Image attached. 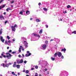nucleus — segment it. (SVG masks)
Segmentation results:
<instances>
[{
	"label": "nucleus",
	"mask_w": 76,
	"mask_h": 76,
	"mask_svg": "<svg viewBox=\"0 0 76 76\" xmlns=\"http://www.w3.org/2000/svg\"><path fill=\"white\" fill-rule=\"evenodd\" d=\"M61 53L60 52H58V56L59 57H60L61 56Z\"/></svg>",
	"instance_id": "obj_5"
},
{
	"label": "nucleus",
	"mask_w": 76,
	"mask_h": 76,
	"mask_svg": "<svg viewBox=\"0 0 76 76\" xmlns=\"http://www.w3.org/2000/svg\"><path fill=\"white\" fill-rule=\"evenodd\" d=\"M26 61H24V63H25V64H26Z\"/></svg>",
	"instance_id": "obj_41"
},
{
	"label": "nucleus",
	"mask_w": 76,
	"mask_h": 76,
	"mask_svg": "<svg viewBox=\"0 0 76 76\" xmlns=\"http://www.w3.org/2000/svg\"><path fill=\"white\" fill-rule=\"evenodd\" d=\"M26 76H29V75H26Z\"/></svg>",
	"instance_id": "obj_64"
},
{
	"label": "nucleus",
	"mask_w": 76,
	"mask_h": 76,
	"mask_svg": "<svg viewBox=\"0 0 76 76\" xmlns=\"http://www.w3.org/2000/svg\"><path fill=\"white\" fill-rule=\"evenodd\" d=\"M45 44H48V40H46L45 42Z\"/></svg>",
	"instance_id": "obj_26"
},
{
	"label": "nucleus",
	"mask_w": 76,
	"mask_h": 76,
	"mask_svg": "<svg viewBox=\"0 0 76 76\" xmlns=\"http://www.w3.org/2000/svg\"><path fill=\"white\" fill-rule=\"evenodd\" d=\"M18 57L19 58H20L21 57V56L20 55H18Z\"/></svg>",
	"instance_id": "obj_42"
},
{
	"label": "nucleus",
	"mask_w": 76,
	"mask_h": 76,
	"mask_svg": "<svg viewBox=\"0 0 76 76\" xmlns=\"http://www.w3.org/2000/svg\"><path fill=\"white\" fill-rule=\"evenodd\" d=\"M27 54H29L30 53L29 51H27Z\"/></svg>",
	"instance_id": "obj_48"
},
{
	"label": "nucleus",
	"mask_w": 76,
	"mask_h": 76,
	"mask_svg": "<svg viewBox=\"0 0 76 76\" xmlns=\"http://www.w3.org/2000/svg\"><path fill=\"white\" fill-rule=\"evenodd\" d=\"M14 3V1L12 0L11 1V4H13V3Z\"/></svg>",
	"instance_id": "obj_32"
},
{
	"label": "nucleus",
	"mask_w": 76,
	"mask_h": 76,
	"mask_svg": "<svg viewBox=\"0 0 76 76\" xmlns=\"http://www.w3.org/2000/svg\"><path fill=\"white\" fill-rule=\"evenodd\" d=\"M9 47H7V49H9Z\"/></svg>",
	"instance_id": "obj_62"
},
{
	"label": "nucleus",
	"mask_w": 76,
	"mask_h": 76,
	"mask_svg": "<svg viewBox=\"0 0 76 76\" xmlns=\"http://www.w3.org/2000/svg\"><path fill=\"white\" fill-rule=\"evenodd\" d=\"M39 76H42V75H41V74H39Z\"/></svg>",
	"instance_id": "obj_61"
},
{
	"label": "nucleus",
	"mask_w": 76,
	"mask_h": 76,
	"mask_svg": "<svg viewBox=\"0 0 76 76\" xmlns=\"http://www.w3.org/2000/svg\"><path fill=\"white\" fill-rule=\"evenodd\" d=\"M7 37L8 39H10V37H9V36H7Z\"/></svg>",
	"instance_id": "obj_31"
},
{
	"label": "nucleus",
	"mask_w": 76,
	"mask_h": 76,
	"mask_svg": "<svg viewBox=\"0 0 76 76\" xmlns=\"http://www.w3.org/2000/svg\"><path fill=\"white\" fill-rule=\"evenodd\" d=\"M61 51H64H64H66V49L65 48H64V49H62Z\"/></svg>",
	"instance_id": "obj_12"
},
{
	"label": "nucleus",
	"mask_w": 76,
	"mask_h": 76,
	"mask_svg": "<svg viewBox=\"0 0 76 76\" xmlns=\"http://www.w3.org/2000/svg\"><path fill=\"white\" fill-rule=\"evenodd\" d=\"M20 15H23V12L22 11H20Z\"/></svg>",
	"instance_id": "obj_30"
},
{
	"label": "nucleus",
	"mask_w": 76,
	"mask_h": 76,
	"mask_svg": "<svg viewBox=\"0 0 76 76\" xmlns=\"http://www.w3.org/2000/svg\"><path fill=\"white\" fill-rule=\"evenodd\" d=\"M23 72H25V70H23Z\"/></svg>",
	"instance_id": "obj_60"
},
{
	"label": "nucleus",
	"mask_w": 76,
	"mask_h": 76,
	"mask_svg": "<svg viewBox=\"0 0 76 76\" xmlns=\"http://www.w3.org/2000/svg\"><path fill=\"white\" fill-rule=\"evenodd\" d=\"M54 41V39H51L50 41Z\"/></svg>",
	"instance_id": "obj_55"
},
{
	"label": "nucleus",
	"mask_w": 76,
	"mask_h": 76,
	"mask_svg": "<svg viewBox=\"0 0 76 76\" xmlns=\"http://www.w3.org/2000/svg\"><path fill=\"white\" fill-rule=\"evenodd\" d=\"M0 58H3V57L1 56H0Z\"/></svg>",
	"instance_id": "obj_57"
},
{
	"label": "nucleus",
	"mask_w": 76,
	"mask_h": 76,
	"mask_svg": "<svg viewBox=\"0 0 76 76\" xmlns=\"http://www.w3.org/2000/svg\"><path fill=\"white\" fill-rule=\"evenodd\" d=\"M20 48H19L18 51H19V53H20V52H21V48H22V46H20Z\"/></svg>",
	"instance_id": "obj_10"
},
{
	"label": "nucleus",
	"mask_w": 76,
	"mask_h": 76,
	"mask_svg": "<svg viewBox=\"0 0 76 76\" xmlns=\"http://www.w3.org/2000/svg\"><path fill=\"white\" fill-rule=\"evenodd\" d=\"M4 0H1V1H0V3H1L2 2H3V1Z\"/></svg>",
	"instance_id": "obj_34"
},
{
	"label": "nucleus",
	"mask_w": 76,
	"mask_h": 76,
	"mask_svg": "<svg viewBox=\"0 0 76 76\" xmlns=\"http://www.w3.org/2000/svg\"><path fill=\"white\" fill-rule=\"evenodd\" d=\"M12 41H15V40L14 39H13Z\"/></svg>",
	"instance_id": "obj_63"
},
{
	"label": "nucleus",
	"mask_w": 76,
	"mask_h": 76,
	"mask_svg": "<svg viewBox=\"0 0 76 76\" xmlns=\"http://www.w3.org/2000/svg\"><path fill=\"white\" fill-rule=\"evenodd\" d=\"M10 54V53H6V55H8V54Z\"/></svg>",
	"instance_id": "obj_53"
},
{
	"label": "nucleus",
	"mask_w": 76,
	"mask_h": 76,
	"mask_svg": "<svg viewBox=\"0 0 76 76\" xmlns=\"http://www.w3.org/2000/svg\"><path fill=\"white\" fill-rule=\"evenodd\" d=\"M13 67H16V65L15 64H14L13 65Z\"/></svg>",
	"instance_id": "obj_23"
},
{
	"label": "nucleus",
	"mask_w": 76,
	"mask_h": 76,
	"mask_svg": "<svg viewBox=\"0 0 76 76\" xmlns=\"http://www.w3.org/2000/svg\"><path fill=\"white\" fill-rule=\"evenodd\" d=\"M57 55H58V53H55L54 54V57H57Z\"/></svg>",
	"instance_id": "obj_25"
},
{
	"label": "nucleus",
	"mask_w": 76,
	"mask_h": 76,
	"mask_svg": "<svg viewBox=\"0 0 76 76\" xmlns=\"http://www.w3.org/2000/svg\"><path fill=\"white\" fill-rule=\"evenodd\" d=\"M6 57L8 58V59H10V58H11V57H12V55L10 54H9L8 55H7L6 56Z\"/></svg>",
	"instance_id": "obj_2"
},
{
	"label": "nucleus",
	"mask_w": 76,
	"mask_h": 76,
	"mask_svg": "<svg viewBox=\"0 0 76 76\" xmlns=\"http://www.w3.org/2000/svg\"><path fill=\"white\" fill-rule=\"evenodd\" d=\"M8 42L9 43H10V42H11V41L10 40H9L8 41Z\"/></svg>",
	"instance_id": "obj_43"
},
{
	"label": "nucleus",
	"mask_w": 76,
	"mask_h": 76,
	"mask_svg": "<svg viewBox=\"0 0 76 76\" xmlns=\"http://www.w3.org/2000/svg\"><path fill=\"white\" fill-rule=\"evenodd\" d=\"M42 47L43 49H44V50H45V48H46L47 47V45H43L42 46Z\"/></svg>",
	"instance_id": "obj_7"
},
{
	"label": "nucleus",
	"mask_w": 76,
	"mask_h": 76,
	"mask_svg": "<svg viewBox=\"0 0 76 76\" xmlns=\"http://www.w3.org/2000/svg\"><path fill=\"white\" fill-rule=\"evenodd\" d=\"M25 47H26V48H27V47H28V45H25Z\"/></svg>",
	"instance_id": "obj_51"
},
{
	"label": "nucleus",
	"mask_w": 76,
	"mask_h": 76,
	"mask_svg": "<svg viewBox=\"0 0 76 76\" xmlns=\"http://www.w3.org/2000/svg\"><path fill=\"white\" fill-rule=\"evenodd\" d=\"M7 20L5 22V24H6V23H7Z\"/></svg>",
	"instance_id": "obj_52"
},
{
	"label": "nucleus",
	"mask_w": 76,
	"mask_h": 76,
	"mask_svg": "<svg viewBox=\"0 0 76 76\" xmlns=\"http://www.w3.org/2000/svg\"><path fill=\"white\" fill-rule=\"evenodd\" d=\"M0 19H1V20L4 19V18L2 15H0Z\"/></svg>",
	"instance_id": "obj_8"
},
{
	"label": "nucleus",
	"mask_w": 76,
	"mask_h": 76,
	"mask_svg": "<svg viewBox=\"0 0 76 76\" xmlns=\"http://www.w3.org/2000/svg\"><path fill=\"white\" fill-rule=\"evenodd\" d=\"M8 64L9 66V65H11V64H12V63H9V64Z\"/></svg>",
	"instance_id": "obj_46"
},
{
	"label": "nucleus",
	"mask_w": 76,
	"mask_h": 76,
	"mask_svg": "<svg viewBox=\"0 0 76 76\" xmlns=\"http://www.w3.org/2000/svg\"><path fill=\"white\" fill-rule=\"evenodd\" d=\"M16 67L18 69H19L20 68V65H17Z\"/></svg>",
	"instance_id": "obj_16"
},
{
	"label": "nucleus",
	"mask_w": 76,
	"mask_h": 76,
	"mask_svg": "<svg viewBox=\"0 0 76 76\" xmlns=\"http://www.w3.org/2000/svg\"><path fill=\"white\" fill-rule=\"evenodd\" d=\"M9 65L8 64H6V66H5V67H7V68H8L9 67Z\"/></svg>",
	"instance_id": "obj_13"
},
{
	"label": "nucleus",
	"mask_w": 76,
	"mask_h": 76,
	"mask_svg": "<svg viewBox=\"0 0 76 76\" xmlns=\"http://www.w3.org/2000/svg\"><path fill=\"white\" fill-rule=\"evenodd\" d=\"M26 74H28V73H29V71L28 70H27L26 71Z\"/></svg>",
	"instance_id": "obj_27"
},
{
	"label": "nucleus",
	"mask_w": 76,
	"mask_h": 76,
	"mask_svg": "<svg viewBox=\"0 0 76 76\" xmlns=\"http://www.w3.org/2000/svg\"><path fill=\"white\" fill-rule=\"evenodd\" d=\"M11 28H12V31H16V29L15 28L14 26H11Z\"/></svg>",
	"instance_id": "obj_3"
},
{
	"label": "nucleus",
	"mask_w": 76,
	"mask_h": 76,
	"mask_svg": "<svg viewBox=\"0 0 76 76\" xmlns=\"http://www.w3.org/2000/svg\"><path fill=\"white\" fill-rule=\"evenodd\" d=\"M6 11L7 12H9V8H7L6 10Z\"/></svg>",
	"instance_id": "obj_40"
},
{
	"label": "nucleus",
	"mask_w": 76,
	"mask_h": 76,
	"mask_svg": "<svg viewBox=\"0 0 76 76\" xmlns=\"http://www.w3.org/2000/svg\"><path fill=\"white\" fill-rule=\"evenodd\" d=\"M42 29H41L39 32V34H42Z\"/></svg>",
	"instance_id": "obj_18"
},
{
	"label": "nucleus",
	"mask_w": 76,
	"mask_h": 76,
	"mask_svg": "<svg viewBox=\"0 0 76 76\" xmlns=\"http://www.w3.org/2000/svg\"><path fill=\"white\" fill-rule=\"evenodd\" d=\"M12 74L14 76L15 75V72H12Z\"/></svg>",
	"instance_id": "obj_29"
},
{
	"label": "nucleus",
	"mask_w": 76,
	"mask_h": 76,
	"mask_svg": "<svg viewBox=\"0 0 76 76\" xmlns=\"http://www.w3.org/2000/svg\"><path fill=\"white\" fill-rule=\"evenodd\" d=\"M2 34V31H0V34Z\"/></svg>",
	"instance_id": "obj_54"
},
{
	"label": "nucleus",
	"mask_w": 76,
	"mask_h": 76,
	"mask_svg": "<svg viewBox=\"0 0 76 76\" xmlns=\"http://www.w3.org/2000/svg\"><path fill=\"white\" fill-rule=\"evenodd\" d=\"M17 63L18 64H20V63H23V60L22 59H21L20 61H19L18 60L17 61Z\"/></svg>",
	"instance_id": "obj_1"
},
{
	"label": "nucleus",
	"mask_w": 76,
	"mask_h": 76,
	"mask_svg": "<svg viewBox=\"0 0 76 76\" xmlns=\"http://www.w3.org/2000/svg\"><path fill=\"white\" fill-rule=\"evenodd\" d=\"M61 58H64V56H61Z\"/></svg>",
	"instance_id": "obj_47"
},
{
	"label": "nucleus",
	"mask_w": 76,
	"mask_h": 76,
	"mask_svg": "<svg viewBox=\"0 0 76 76\" xmlns=\"http://www.w3.org/2000/svg\"><path fill=\"white\" fill-rule=\"evenodd\" d=\"M26 13L27 15H29L30 13V12L29 11H26Z\"/></svg>",
	"instance_id": "obj_14"
},
{
	"label": "nucleus",
	"mask_w": 76,
	"mask_h": 76,
	"mask_svg": "<svg viewBox=\"0 0 76 76\" xmlns=\"http://www.w3.org/2000/svg\"><path fill=\"white\" fill-rule=\"evenodd\" d=\"M38 66H35V68L36 69H38Z\"/></svg>",
	"instance_id": "obj_36"
},
{
	"label": "nucleus",
	"mask_w": 76,
	"mask_h": 76,
	"mask_svg": "<svg viewBox=\"0 0 76 76\" xmlns=\"http://www.w3.org/2000/svg\"><path fill=\"white\" fill-rule=\"evenodd\" d=\"M14 28H16L17 27V25L15 24L14 26Z\"/></svg>",
	"instance_id": "obj_33"
},
{
	"label": "nucleus",
	"mask_w": 76,
	"mask_h": 76,
	"mask_svg": "<svg viewBox=\"0 0 76 76\" xmlns=\"http://www.w3.org/2000/svg\"><path fill=\"white\" fill-rule=\"evenodd\" d=\"M72 34H76V31H74L72 32Z\"/></svg>",
	"instance_id": "obj_22"
},
{
	"label": "nucleus",
	"mask_w": 76,
	"mask_h": 76,
	"mask_svg": "<svg viewBox=\"0 0 76 76\" xmlns=\"http://www.w3.org/2000/svg\"><path fill=\"white\" fill-rule=\"evenodd\" d=\"M51 59L53 61H54L55 60V58H54L53 57H52L51 58Z\"/></svg>",
	"instance_id": "obj_21"
},
{
	"label": "nucleus",
	"mask_w": 76,
	"mask_h": 76,
	"mask_svg": "<svg viewBox=\"0 0 76 76\" xmlns=\"http://www.w3.org/2000/svg\"><path fill=\"white\" fill-rule=\"evenodd\" d=\"M36 21L37 22H40L41 20L39 19H37Z\"/></svg>",
	"instance_id": "obj_15"
},
{
	"label": "nucleus",
	"mask_w": 76,
	"mask_h": 76,
	"mask_svg": "<svg viewBox=\"0 0 76 76\" xmlns=\"http://www.w3.org/2000/svg\"><path fill=\"white\" fill-rule=\"evenodd\" d=\"M67 9H69V8H71V6H70V5H68L67 6Z\"/></svg>",
	"instance_id": "obj_19"
},
{
	"label": "nucleus",
	"mask_w": 76,
	"mask_h": 76,
	"mask_svg": "<svg viewBox=\"0 0 76 76\" xmlns=\"http://www.w3.org/2000/svg\"><path fill=\"white\" fill-rule=\"evenodd\" d=\"M46 26L47 28H48V26L47 25V24L46 25Z\"/></svg>",
	"instance_id": "obj_38"
},
{
	"label": "nucleus",
	"mask_w": 76,
	"mask_h": 76,
	"mask_svg": "<svg viewBox=\"0 0 76 76\" xmlns=\"http://www.w3.org/2000/svg\"><path fill=\"white\" fill-rule=\"evenodd\" d=\"M63 13H67V11H65V12H63Z\"/></svg>",
	"instance_id": "obj_45"
},
{
	"label": "nucleus",
	"mask_w": 76,
	"mask_h": 76,
	"mask_svg": "<svg viewBox=\"0 0 76 76\" xmlns=\"http://www.w3.org/2000/svg\"><path fill=\"white\" fill-rule=\"evenodd\" d=\"M45 71H47V69H45Z\"/></svg>",
	"instance_id": "obj_58"
},
{
	"label": "nucleus",
	"mask_w": 76,
	"mask_h": 76,
	"mask_svg": "<svg viewBox=\"0 0 76 76\" xmlns=\"http://www.w3.org/2000/svg\"><path fill=\"white\" fill-rule=\"evenodd\" d=\"M43 10L44 11H47V9L46 8H44Z\"/></svg>",
	"instance_id": "obj_24"
},
{
	"label": "nucleus",
	"mask_w": 76,
	"mask_h": 76,
	"mask_svg": "<svg viewBox=\"0 0 76 76\" xmlns=\"http://www.w3.org/2000/svg\"><path fill=\"white\" fill-rule=\"evenodd\" d=\"M5 6H6V5L4 4L3 5V6L1 7L2 8H4L5 7Z\"/></svg>",
	"instance_id": "obj_28"
},
{
	"label": "nucleus",
	"mask_w": 76,
	"mask_h": 76,
	"mask_svg": "<svg viewBox=\"0 0 76 76\" xmlns=\"http://www.w3.org/2000/svg\"><path fill=\"white\" fill-rule=\"evenodd\" d=\"M22 57H25V56H24V55L23 54H22Z\"/></svg>",
	"instance_id": "obj_44"
},
{
	"label": "nucleus",
	"mask_w": 76,
	"mask_h": 76,
	"mask_svg": "<svg viewBox=\"0 0 76 76\" xmlns=\"http://www.w3.org/2000/svg\"><path fill=\"white\" fill-rule=\"evenodd\" d=\"M5 44L6 45H8L9 44H8V43H7V41L6 40L5 41Z\"/></svg>",
	"instance_id": "obj_20"
},
{
	"label": "nucleus",
	"mask_w": 76,
	"mask_h": 76,
	"mask_svg": "<svg viewBox=\"0 0 76 76\" xmlns=\"http://www.w3.org/2000/svg\"><path fill=\"white\" fill-rule=\"evenodd\" d=\"M35 76H38V73H35Z\"/></svg>",
	"instance_id": "obj_35"
},
{
	"label": "nucleus",
	"mask_w": 76,
	"mask_h": 76,
	"mask_svg": "<svg viewBox=\"0 0 76 76\" xmlns=\"http://www.w3.org/2000/svg\"><path fill=\"white\" fill-rule=\"evenodd\" d=\"M12 51V50H10L9 51V53H11Z\"/></svg>",
	"instance_id": "obj_37"
},
{
	"label": "nucleus",
	"mask_w": 76,
	"mask_h": 76,
	"mask_svg": "<svg viewBox=\"0 0 76 76\" xmlns=\"http://www.w3.org/2000/svg\"><path fill=\"white\" fill-rule=\"evenodd\" d=\"M4 15H6V12H4L3 13Z\"/></svg>",
	"instance_id": "obj_56"
},
{
	"label": "nucleus",
	"mask_w": 76,
	"mask_h": 76,
	"mask_svg": "<svg viewBox=\"0 0 76 76\" xmlns=\"http://www.w3.org/2000/svg\"><path fill=\"white\" fill-rule=\"evenodd\" d=\"M41 3H39V4H38V5L39 6H40V5H41Z\"/></svg>",
	"instance_id": "obj_49"
},
{
	"label": "nucleus",
	"mask_w": 76,
	"mask_h": 76,
	"mask_svg": "<svg viewBox=\"0 0 76 76\" xmlns=\"http://www.w3.org/2000/svg\"><path fill=\"white\" fill-rule=\"evenodd\" d=\"M31 55V53H29L28 54H26L25 55L26 57H28V56H30Z\"/></svg>",
	"instance_id": "obj_9"
},
{
	"label": "nucleus",
	"mask_w": 76,
	"mask_h": 76,
	"mask_svg": "<svg viewBox=\"0 0 76 76\" xmlns=\"http://www.w3.org/2000/svg\"><path fill=\"white\" fill-rule=\"evenodd\" d=\"M34 36H35V37H40V36L39 35H38L37 34H34Z\"/></svg>",
	"instance_id": "obj_11"
},
{
	"label": "nucleus",
	"mask_w": 76,
	"mask_h": 76,
	"mask_svg": "<svg viewBox=\"0 0 76 76\" xmlns=\"http://www.w3.org/2000/svg\"><path fill=\"white\" fill-rule=\"evenodd\" d=\"M31 70H34V68H32L31 69Z\"/></svg>",
	"instance_id": "obj_50"
},
{
	"label": "nucleus",
	"mask_w": 76,
	"mask_h": 76,
	"mask_svg": "<svg viewBox=\"0 0 76 76\" xmlns=\"http://www.w3.org/2000/svg\"><path fill=\"white\" fill-rule=\"evenodd\" d=\"M1 66H3V67L5 68V65H4V64L3 63L1 64Z\"/></svg>",
	"instance_id": "obj_17"
},
{
	"label": "nucleus",
	"mask_w": 76,
	"mask_h": 76,
	"mask_svg": "<svg viewBox=\"0 0 76 76\" xmlns=\"http://www.w3.org/2000/svg\"><path fill=\"white\" fill-rule=\"evenodd\" d=\"M0 39L1 41H2V42H4V39H3V37L1 36L0 37Z\"/></svg>",
	"instance_id": "obj_4"
},
{
	"label": "nucleus",
	"mask_w": 76,
	"mask_h": 76,
	"mask_svg": "<svg viewBox=\"0 0 76 76\" xmlns=\"http://www.w3.org/2000/svg\"><path fill=\"white\" fill-rule=\"evenodd\" d=\"M4 52H2V54H1V56H3L4 58H6V56L5 55H4Z\"/></svg>",
	"instance_id": "obj_6"
},
{
	"label": "nucleus",
	"mask_w": 76,
	"mask_h": 76,
	"mask_svg": "<svg viewBox=\"0 0 76 76\" xmlns=\"http://www.w3.org/2000/svg\"><path fill=\"white\" fill-rule=\"evenodd\" d=\"M12 53L13 54H15V53H16V52H12Z\"/></svg>",
	"instance_id": "obj_39"
},
{
	"label": "nucleus",
	"mask_w": 76,
	"mask_h": 76,
	"mask_svg": "<svg viewBox=\"0 0 76 76\" xmlns=\"http://www.w3.org/2000/svg\"><path fill=\"white\" fill-rule=\"evenodd\" d=\"M30 19L31 20H32V19H33L32 18H31Z\"/></svg>",
	"instance_id": "obj_59"
}]
</instances>
